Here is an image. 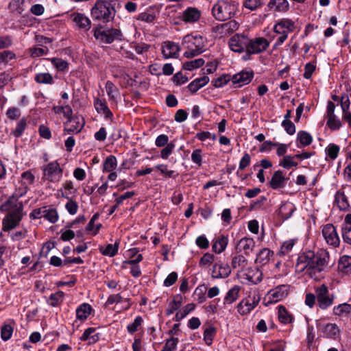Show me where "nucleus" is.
Wrapping results in <instances>:
<instances>
[{"label": "nucleus", "instance_id": "51", "mask_svg": "<svg viewBox=\"0 0 351 351\" xmlns=\"http://www.w3.org/2000/svg\"><path fill=\"white\" fill-rule=\"evenodd\" d=\"M51 62L58 71H63L68 69V62L61 58H53L51 60Z\"/></svg>", "mask_w": 351, "mask_h": 351}, {"label": "nucleus", "instance_id": "58", "mask_svg": "<svg viewBox=\"0 0 351 351\" xmlns=\"http://www.w3.org/2000/svg\"><path fill=\"white\" fill-rule=\"evenodd\" d=\"M175 147V144L173 142L167 144L160 152V156L163 159H167L169 156L171 154L173 149Z\"/></svg>", "mask_w": 351, "mask_h": 351}, {"label": "nucleus", "instance_id": "34", "mask_svg": "<svg viewBox=\"0 0 351 351\" xmlns=\"http://www.w3.org/2000/svg\"><path fill=\"white\" fill-rule=\"evenodd\" d=\"M44 219L51 223L57 222L59 219L57 210L51 206H46V212H45Z\"/></svg>", "mask_w": 351, "mask_h": 351}, {"label": "nucleus", "instance_id": "36", "mask_svg": "<svg viewBox=\"0 0 351 351\" xmlns=\"http://www.w3.org/2000/svg\"><path fill=\"white\" fill-rule=\"evenodd\" d=\"M34 80L38 84H53V76L49 73H39L35 75Z\"/></svg>", "mask_w": 351, "mask_h": 351}, {"label": "nucleus", "instance_id": "22", "mask_svg": "<svg viewBox=\"0 0 351 351\" xmlns=\"http://www.w3.org/2000/svg\"><path fill=\"white\" fill-rule=\"evenodd\" d=\"M322 234L324 239L328 240L339 241L335 227L332 224H326L322 229Z\"/></svg>", "mask_w": 351, "mask_h": 351}, {"label": "nucleus", "instance_id": "49", "mask_svg": "<svg viewBox=\"0 0 351 351\" xmlns=\"http://www.w3.org/2000/svg\"><path fill=\"white\" fill-rule=\"evenodd\" d=\"M254 245L250 243H237L236 245V250L237 252H244L246 256H248L253 250Z\"/></svg>", "mask_w": 351, "mask_h": 351}, {"label": "nucleus", "instance_id": "40", "mask_svg": "<svg viewBox=\"0 0 351 351\" xmlns=\"http://www.w3.org/2000/svg\"><path fill=\"white\" fill-rule=\"evenodd\" d=\"M195 308V305L193 303H190L186 305L182 311H179L176 313L174 319L176 322H180L184 319L189 313L193 311Z\"/></svg>", "mask_w": 351, "mask_h": 351}, {"label": "nucleus", "instance_id": "37", "mask_svg": "<svg viewBox=\"0 0 351 351\" xmlns=\"http://www.w3.org/2000/svg\"><path fill=\"white\" fill-rule=\"evenodd\" d=\"M104 171L111 172L116 169L117 166V158L113 155L108 156L104 162Z\"/></svg>", "mask_w": 351, "mask_h": 351}, {"label": "nucleus", "instance_id": "2", "mask_svg": "<svg viewBox=\"0 0 351 351\" xmlns=\"http://www.w3.org/2000/svg\"><path fill=\"white\" fill-rule=\"evenodd\" d=\"M23 204L14 198H9L0 206V210L8 211V214L3 219L5 229L15 228L23 217Z\"/></svg>", "mask_w": 351, "mask_h": 351}, {"label": "nucleus", "instance_id": "11", "mask_svg": "<svg viewBox=\"0 0 351 351\" xmlns=\"http://www.w3.org/2000/svg\"><path fill=\"white\" fill-rule=\"evenodd\" d=\"M71 19L79 29L88 31L91 27V21L84 14L73 12L71 14Z\"/></svg>", "mask_w": 351, "mask_h": 351}, {"label": "nucleus", "instance_id": "50", "mask_svg": "<svg viewBox=\"0 0 351 351\" xmlns=\"http://www.w3.org/2000/svg\"><path fill=\"white\" fill-rule=\"evenodd\" d=\"M317 300L319 306L322 309H325L332 304L333 296L330 297L328 293Z\"/></svg>", "mask_w": 351, "mask_h": 351}, {"label": "nucleus", "instance_id": "7", "mask_svg": "<svg viewBox=\"0 0 351 351\" xmlns=\"http://www.w3.org/2000/svg\"><path fill=\"white\" fill-rule=\"evenodd\" d=\"M249 38L243 34H237L229 40V47L234 52L242 53L247 51Z\"/></svg>", "mask_w": 351, "mask_h": 351}, {"label": "nucleus", "instance_id": "62", "mask_svg": "<svg viewBox=\"0 0 351 351\" xmlns=\"http://www.w3.org/2000/svg\"><path fill=\"white\" fill-rule=\"evenodd\" d=\"M143 319L141 316H138L135 318L134 321L129 324L127 327L128 330L130 333H134L138 329V327L141 325Z\"/></svg>", "mask_w": 351, "mask_h": 351}, {"label": "nucleus", "instance_id": "5", "mask_svg": "<svg viewBox=\"0 0 351 351\" xmlns=\"http://www.w3.org/2000/svg\"><path fill=\"white\" fill-rule=\"evenodd\" d=\"M94 37L96 40L106 44H110L114 40H122L123 34L120 29L116 28H104L99 25L94 30Z\"/></svg>", "mask_w": 351, "mask_h": 351}, {"label": "nucleus", "instance_id": "32", "mask_svg": "<svg viewBox=\"0 0 351 351\" xmlns=\"http://www.w3.org/2000/svg\"><path fill=\"white\" fill-rule=\"evenodd\" d=\"M295 210L294 205L291 203L284 204L279 208V213L285 219L291 217Z\"/></svg>", "mask_w": 351, "mask_h": 351}, {"label": "nucleus", "instance_id": "42", "mask_svg": "<svg viewBox=\"0 0 351 351\" xmlns=\"http://www.w3.org/2000/svg\"><path fill=\"white\" fill-rule=\"evenodd\" d=\"M64 297V293L61 291H58L54 293L51 294L47 303L51 306H58L62 301Z\"/></svg>", "mask_w": 351, "mask_h": 351}, {"label": "nucleus", "instance_id": "43", "mask_svg": "<svg viewBox=\"0 0 351 351\" xmlns=\"http://www.w3.org/2000/svg\"><path fill=\"white\" fill-rule=\"evenodd\" d=\"M27 126V121L25 118H22L17 123L16 128L12 131L11 134H13L16 138L20 137Z\"/></svg>", "mask_w": 351, "mask_h": 351}, {"label": "nucleus", "instance_id": "24", "mask_svg": "<svg viewBox=\"0 0 351 351\" xmlns=\"http://www.w3.org/2000/svg\"><path fill=\"white\" fill-rule=\"evenodd\" d=\"M239 27V23L236 21L232 20L230 21L229 22L223 23L217 26V30L221 34H230L234 32V31L237 30Z\"/></svg>", "mask_w": 351, "mask_h": 351}, {"label": "nucleus", "instance_id": "27", "mask_svg": "<svg viewBox=\"0 0 351 351\" xmlns=\"http://www.w3.org/2000/svg\"><path fill=\"white\" fill-rule=\"evenodd\" d=\"M240 290L241 287L238 285H235L228 290L224 298V303L232 304L235 302L239 298Z\"/></svg>", "mask_w": 351, "mask_h": 351}, {"label": "nucleus", "instance_id": "10", "mask_svg": "<svg viewBox=\"0 0 351 351\" xmlns=\"http://www.w3.org/2000/svg\"><path fill=\"white\" fill-rule=\"evenodd\" d=\"M260 298H256L255 296L251 298L250 296L246 299L241 300L237 304V311L241 315L249 314L258 304Z\"/></svg>", "mask_w": 351, "mask_h": 351}, {"label": "nucleus", "instance_id": "60", "mask_svg": "<svg viewBox=\"0 0 351 351\" xmlns=\"http://www.w3.org/2000/svg\"><path fill=\"white\" fill-rule=\"evenodd\" d=\"M250 162H251L250 155L248 153L245 152L239 162V170L245 169L246 167H247L250 165Z\"/></svg>", "mask_w": 351, "mask_h": 351}, {"label": "nucleus", "instance_id": "35", "mask_svg": "<svg viewBox=\"0 0 351 351\" xmlns=\"http://www.w3.org/2000/svg\"><path fill=\"white\" fill-rule=\"evenodd\" d=\"M205 61L203 58H197L194 60L187 61L183 63L182 69L187 71H192L203 66Z\"/></svg>", "mask_w": 351, "mask_h": 351}, {"label": "nucleus", "instance_id": "3", "mask_svg": "<svg viewBox=\"0 0 351 351\" xmlns=\"http://www.w3.org/2000/svg\"><path fill=\"white\" fill-rule=\"evenodd\" d=\"M116 14V10L111 0H97L90 10L93 21L107 23L112 21Z\"/></svg>", "mask_w": 351, "mask_h": 351}, {"label": "nucleus", "instance_id": "52", "mask_svg": "<svg viewBox=\"0 0 351 351\" xmlns=\"http://www.w3.org/2000/svg\"><path fill=\"white\" fill-rule=\"evenodd\" d=\"M247 260L243 255L234 256L232 261V266L233 268H243L246 265Z\"/></svg>", "mask_w": 351, "mask_h": 351}, {"label": "nucleus", "instance_id": "1", "mask_svg": "<svg viewBox=\"0 0 351 351\" xmlns=\"http://www.w3.org/2000/svg\"><path fill=\"white\" fill-rule=\"evenodd\" d=\"M328 258V253L324 250L317 252L308 250L298 256L296 267L301 271L306 269L311 278L318 280L322 278L321 273L326 268Z\"/></svg>", "mask_w": 351, "mask_h": 351}, {"label": "nucleus", "instance_id": "44", "mask_svg": "<svg viewBox=\"0 0 351 351\" xmlns=\"http://www.w3.org/2000/svg\"><path fill=\"white\" fill-rule=\"evenodd\" d=\"M340 148L339 147L334 143H330L326 148V154L328 157L331 160H335L337 158Z\"/></svg>", "mask_w": 351, "mask_h": 351}, {"label": "nucleus", "instance_id": "30", "mask_svg": "<svg viewBox=\"0 0 351 351\" xmlns=\"http://www.w3.org/2000/svg\"><path fill=\"white\" fill-rule=\"evenodd\" d=\"M274 252L268 248H263L256 255V262L265 265L272 256Z\"/></svg>", "mask_w": 351, "mask_h": 351}, {"label": "nucleus", "instance_id": "29", "mask_svg": "<svg viewBox=\"0 0 351 351\" xmlns=\"http://www.w3.org/2000/svg\"><path fill=\"white\" fill-rule=\"evenodd\" d=\"M268 7L278 12H286L289 9V3L287 0H270Z\"/></svg>", "mask_w": 351, "mask_h": 351}, {"label": "nucleus", "instance_id": "26", "mask_svg": "<svg viewBox=\"0 0 351 351\" xmlns=\"http://www.w3.org/2000/svg\"><path fill=\"white\" fill-rule=\"evenodd\" d=\"M92 307L87 303H83L76 309V316L78 319L85 320L91 313Z\"/></svg>", "mask_w": 351, "mask_h": 351}, {"label": "nucleus", "instance_id": "21", "mask_svg": "<svg viewBox=\"0 0 351 351\" xmlns=\"http://www.w3.org/2000/svg\"><path fill=\"white\" fill-rule=\"evenodd\" d=\"M25 0H11L8 5V9L12 14L19 16L25 10Z\"/></svg>", "mask_w": 351, "mask_h": 351}, {"label": "nucleus", "instance_id": "20", "mask_svg": "<svg viewBox=\"0 0 351 351\" xmlns=\"http://www.w3.org/2000/svg\"><path fill=\"white\" fill-rule=\"evenodd\" d=\"M200 12L195 8H189L185 10L182 16V19L186 23H193L199 20Z\"/></svg>", "mask_w": 351, "mask_h": 351}, {"label": "nucleus", "instance_id": "39", "mask_svg": "<svg viewBox=\"0 0 351 351\" xmlns=\"http://www.w3.org/2000/svg\"><path fill=\"white\" fill-rule=\"evenodd\" d=\"M333 313L336 315H346L351 313V304L343 303L334 307Z\"/></svg>", "mask_w": 351, "mask_h": 351}, {"label": "nucleus", "instance_id": "17", "mask_svg": "<svg viewBox=\"0 0 351 351\" xmlns=\"http://www.w3.org/2000/svg\"><path fill=\"white\" fill-rule=\"evenodd\" d=\"M94 106L97 112L104 114L105 119L112 120L113 114L104 99L95 98L94 100Z\"/></svg>", "mask_w": 351, "mask_h": 351}, {"label": "nucleus", "instance_id": "33", "mask_svg": "<svg viewBox=\"0 0 351 351\" xmlns=\"http://www.w3.org/2000/svg\"><path fill=\"white\" fill-rule=\"evenodd\" d=\"M339 269L344 274H351V256H342L339 261Z\"/></svg>", "mask_w": 351, "mask_h": 351}, {"label": "nucleus", "instance_id": "63", "mask_svg": "<svg viewBox=\"0 0 351 351\" xmlns=\"http://www.w3.org/2000/svg\"><path fill=\"white\" fill-rule=\"evenodd\" d=\"M191 160L199 167L202 165V150L200 149H196L193 150L191 154Z\"/></svg>", "mask_w": 351, "mask_h": 351}, {"label": "nucleus", "instance_id": "57", "mask_svg": "<svg viewBox=\"0 0 351 351\" xmlns=\"http://www.w3.org/2000/svg\"><path fill=\"white\" fill-rule=\"evenodd\" d=\"M178 343V338L172 337L169 339H167V342L165 343V345L164 346L161 351H173L176 349Z\"/></svg>", "mask_w": 351, "mask_h": 351}, {"label": "nucleus", "instance_id": "9", "mask_svg": "<svg viewBox=\"0 0 351 351\" xmlns=\"http://www.w3.org/2000/svg\"><path fill=\"white\" fill-rule=\"evenodd\" d=\"M269 46V42L265 38H249L246 51L253 54L259 53L266 50Z\"/></svg>", "mask_w": 351, "mask_h": 351}, {"label": "nucleus", "instance_id": "41", "mask_svg": "<svg viewBox=\"0 0 351 351\" xmlns=\"http://www.w3.org/2000/svg\"><path fill=\"white\" fill-rule=\"evenodd\" d=\"M297 138L302 146H308L311 144L313 141L311 135L306 131L298 132Z\"/></svg>", "mask_w": 351, "mask_h": 351}, {"label": "nucleus", "instance_id": "64", "mask_svg": "<svg viewBox=\"0 0 351 351\" xmlns=\"http://www.w3.org/2000/svg\"><path fill=\"white\" fill-rule=\"evenodd\" d=\"M279 22L280 23V25L282 26L283 29H287L290 32H293L295 29V25L294 22L291 19H281Z\"/></svg>", "mask_w": 351, "mask_h": 351}, {"label": "nucleus", "instance_id": "25", "mask_svg": "<svg viewBox=\"0 0 351 351\" xmlns=\"http://www.w3.org/2000/svg\"><path fill=\"white\" fill-rule=\"evenodd\" d=\"M202 36L200 35H191L188 34L184 37V43L189 44L191 41H194V47L196 49L204 51V45L202 41Z\"/></svg>", "mask_w": 351, "mask_h": 351}, {"label": "nucleus", "instance_id": "13", "mask_svg": "<svg viewBox=\"0 0 351 351\" xmlns=\"http://www.w3.org/2000/svg\"><path fill=\"white\" fill-rule=\"evenodd\" d=\"M161 51L165 59L177 58L180 47L173 42L166 41L162 43Z\"/></svg>", "mask_w": 351, "mask_h": 351}, {"label": "nucleus", "instance_id": "23", "mask_svg": "<svg viewBox=\"0 0 351 351\" xmlns=\"http://www.w3.org/2000/svg\"><path fill=\"white\" fill-rule=\"evenodd\" d=\"M209 82V77L208 76H203L199 78H197L192 81L189 85L188 88L192 93H196L199 89L204 87Z\"/></svg>", "mask_w": 351, "mask_h": 351}, {"label": "nucleus", "instance_id": "14", "mask_svg": "<svg viewBox=\"0 0 351 351\" xmlns=\"http://www.w3.org/2000/svg\"><path fill=\"white\" fill-rule=\"evenodd\" d=\"M253 71L243 70L241 72L234 74L232 77L234 84H239L240 86L249 84L254 77Z\"/></svg>", "mask_w": 351, "mask_h": 351}, {"label": "nucleus", "instance_id": "8", "mask_svg": "<svg viewBox=\"0 0 351 351\" xmlns=\"http://www.w3.org/2000/svg\"><path fill=\"white\" fill-rule=\"evenodd\" d=\"M335 104L329 101L327 104L326 118L327 126L332 130H338L341 127L340 119L335 114Z\"/></svg>", "mask_w": 351, "mask_h": 351}, {"label": "nucleus", "instance_id": "61", "mask_svg": "<svg viewBox=\"0 0 351 351\" xmlns=\"http://www.w3.org/2000/svg\"><path fill=\"white\" fill-rule=\"evenodd\" d=\"M65 208L69 214L75 215L77 213L78 204L75 201L69 199L65 205Z\"/></svg>", "mask_w": 351, "mask_h": 351}, {"label": "nucleus", "instance_id": "55", "mask_svg": "<svg viewBox=\"0 0 351 351\" xmlns=\"http://www.w3.org/2000/svg\"><path fill=\"white\" fill-rule=\"evenodd\" d=\"M45 212H46V206L35 208L30 213L29 217L32 219L44 218Z\"/></svg>", "mask_w": 351, "mask_h": 351}, {"label": "nucleus", "instance_id": "19", "mask_svg": "<svg viewBox=\"0 0 351 351\" xmlns=\"http://www.w3.org/2000/svg\"><path fill=\"white\" fill-rule=\"evenodd\" d=\"M119 243H105L104 245H99V252L104 255L109 257L114 256L118 252Z\"/></svg>", "mask_w": 351, "mask_h": 351}, {"label": "nucleus", "instance_id": "38", "mask_svg": "<svg viewBox=\"0 0 351 351\" xmlns=\"http://www.w3.org/2000/svg\"><path fill=\"white\" fill-rule=\"evenodd\" d=\"M295 157H294V156H284L283 159L280 162L279 165L282 166L283 168L286 169H289L293 167H296L298 164L296 161H295Z\"/></svg>", "mask_w": 351, "mask_h": 351}, {"label": "nucleus", "instance_id": "59", "mask_svg": "<svg viewBox=\"0 0 351 351\" xmlns=\"http://www.w3.org/2000/svg\"><path fill=\"white\" fill-rule=\"evenodd\" d=\"M15 54L10 51H3L0 52V64L8 63L9 60L15 58Z\"/></svg>", "mask_w": 351, "mask_h": 351}, {"label": "nucleus", "instance_id": "28", "mask_svg": "<svg viewBox=\"0 0 351 351\" xmlns=\"http://www.w3.org/2000/svg\"><path fill=\"white\" fill-rule=\"evenodd\" d=\"M99 213H96L90 219V221L86 226V231L92 234H96L97 231L101 227L100 223H95V221L98 219Z\"/></svg>", "mask_w": 351, "mask_h": 351}, {"label": "nucleus", "instance_id": "18", "mask_svg": "<svg viewBox=\"0 0 351 351\" xmlns=\"http://www.w3.org/2000/svg\"><path fill=\"white\" fill-rule=\"evenodd\" d=\"M82 121H80V117L75 121H67L64 123V132L70 134L72 133H79L83 128L84 122L82 118Z\"/></svg>", "mask_w": 351, "mask_h": 351}, {"label": "nucleus", "instance_id": "53", "mask_svg": "<svg viewBox=\"0 0 351 351\" xmlns=\"http://www.w3.org/2000/svg\"><path fill=\"white\" fill-rule=\"evenodd\" d=\"M13 328L10 324H5L2 326L1 330V337L3 341H8L12 337Z\"/></svg>", "mask_w": 351, "mask_h": 351}, {"label": "nucleus", "instance_id": "15", "mask_svg": "<svg viewBox=\"0 0 351 351\" xmlns=\"http://www.w3.org/2000/svg\"><path fill=\"white\" fill-rule=\"evenodd\" d=\"M320 331L326 338L336 339L340 333L339 327L335 324L328 323L321 326Z\"/></svg>", "mask_w": 351, "mask_h": 351}, {"label": "nucleus", "instance_id": "46", "mask_svg": "<svg viewBox=\"0 0 351 351\" xmlns=\"http://www.w3.org/2000/svg\"><path fill=\"white\" fill-rule=\"evenodd\" d=\"M216 333V329L210 326L204 332V339L207 345H210Z\"/></svg>", "mask_w": 351, "mask_h": 351}, {"label": "nucleus", "instance_id": "31", "mask_svg": "<svg viewBox=\"0 0 351 351\" xmlns=\"http://www.w3.org/2000/svg\"><path fill=\"white\" fill-rule=\"evenodd\" d=\"M335 202L338 208L341 210H346L350 206L347 197L345 195L343 192H337L335 195Z\"/></svg>", "mask_w": 351, "mask_h": 351}, {"label": "nucleus", "instance_id": "48", "mask_svg": "<svg viewBox=\"0 0 351 351\" xmlns=\"http://www.w3.org/2000/svg\"><path fill=\"white\" fill-rule=\"evenodd\" d=\"M58 112H62L64 117L68 119V121H71L78 119V117H72L73 110L69 105L59 107Z\"/></svg>", "mask_w": 351, "mask_h": 351}, {"label": "nucleus", "instance_id": "54", "mask_svg": "<svg viewBox=\"0 0 351 351\" xmlns=\"http://www.w3.org/2000/svg\"><path fill=\"white\" fill-rule=\"evenodd\" d=\"M230 79L232 80L230 75H223L218 78L212 81L213 86L216 88L222 87L225 84H226Z\"/></svg>", "mask_w": 351, "mask_h": 351}, {"label": "nucleus", "instance_id": "16", "mask_svg": "<svg viewBox=\"0 0 351 351\" xmlns=\"http://www.w3.org/2000/svg\"><path fill=\"white\" fill-rule=\"evenodd\" d=\"M287 180L288 178L284 176L282 171L278 170L275 171L271 176V179L269 182V185L273 189H281L285 186Z\"/></svg>", "mask_w": 351, "mask_h": 351}, {"label": "nucleus", "instance_id": "4", "mask_svg": "<svg viewBox=\"0 0 351 351\" xmlns=\"http://www.w3.org/2000/svg\"><path fill=\"white\" fill-rule=\"evenodd\" d=\"M238 5L234 0H219L213 6L212 14L217 21L230 19L236 14Z\"/></svg>", "mask_w": 351, "mask_h": 351}, {"label": "nucleus", "instance_id": "47", "mask_svg": "<svg viewBox=\"0 0 351 351\" xmlns=\"http://www.w3.org/2000/svg\"><path fill=\"white\" fill-rule=\"evenodd\" d=\"M156 168L160 171V173L164 176L165 178H176L178 173H175V171L173 170H169L167 169V165H158L156 166Z\"/></svg>", "mask_w": 351, "mask_h": 351}, {"label": "nucleus", "instance_id": "6", "mask_svg": "<svg viewBox=\"0 0 351 351\" xmlns=\"http://www.w3.org/2000/svg\"><path fill=\"white\" fill-rule=\"evenodd\" d=\"M43 178L51 182H58L62 177V169L60 167L57 161L49 162L47 165L43 167Z\"/></svg>", "mask_w": 351, "mask_h": 351}, {"label": "nucleus", "instance_id": "56", "mask_svg": "<svg viewBox=\"0 0 351 351\" xmlns=\"http://www.w3.org/2000/svg\"><path fill=\"white\" fill-rule=\"evenodd\" d=\"M106 89L107 95H108L109 98L111 99L114 100L115 96L114 95V93L118 91L117 88L115 86V85L110 81H107L106 83Z\"/></svg>", "mask_w": 351, "mask_h": 351}, {"label": "nucleus", "instance_id": "45", "mask_svg": "<svg viewBox=\"0 0 351 351\" xmlns=\"http://www.w3.org/2000/svg\"><path fill=\"white\" fill-rule=\"evenodd\" d=\"M278 318L281 323L289 324L292 321L291 315L287 311L286 308L281 306L278 309Z\"/></svg>", "mask_w": 351, "mask_h": 351}, {"label": "nucleus", "instance_id": "12", "mask_svg": "<svg viewBox=\"0 0 351 351\" xmlns=\"http://www.w3.org/2000/svg\"><path fill=\"white\" fill-rule=\"evenodd\" d=\"M289 286L286 285H281L276 288L270 290L268 293L269 301L271 303H276L288 295Z\"/></svg>", "mask_w": 351, "mask_h": 351}]
</instances>
